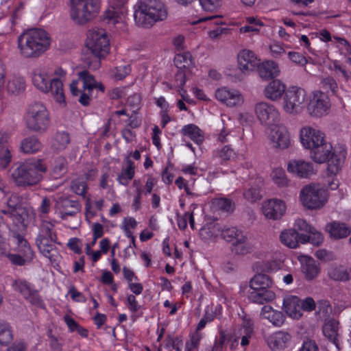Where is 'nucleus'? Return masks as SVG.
Returning a JSON list of instances; mask_svg holds the SVG:
<instances>
[{"instance_id": "f257e3e1", "label": "nucleus", "mask_w": 351, "mask_h": 351, "mask_svg": "<svg viewBox=\"0 0 351 351\" xmlns=\"http://www.w3.org/2000/svg\"><path fill=\"white\" fill-rule=\"evenodd\" d=\"M66 73L60 67L43 66L34 70V86L43 93H51L56 102L65 104L63 82Z\"/></svg>"}, {"instance_id": "f03ea898", "label": "nucleus", "mask_w": 351, "mask_h": 351, "mask_svg": "<svg viewBox=\"0 0 351 351\" xmlns=\"http://www.w3.org/2000/svg\"><path fill=\"white\" fill-rule=\"evenodd\" d=\"M310 158L317 164L328 162L327 174L336 176L341 170L346 157L344 148L334 149L327 138L308 150Z\"/></svg>"}, {"instance_id": "7ed1b4c3", "label": "nucleus", "mask_w": 351, "mask_h": 351, "mask_svg": "<svg viewBox=\"0 0 351 351\" xmlns=\"http://www.w3.org/2000/svg\"><path fill=\"white\" fill-rule=\"evenodd\" d=\"M49 34L42 29H31L18 38L21 54L25 58H38L47 51L51 45Z\"/></svg>"}, {"instance_id": "20e7f679", "label": "nucleus", "mask_w": 351, "mask_h": 351, "mask_svg": "<svg viewBox=\"0 0 351 351\" xmlns=\"http://www.w3.org/2000/svg\"><path fill=\"white\" fill-rule=\"evenodd\" d=\"M47 171V167L43 159L32 158L17 164L11 178L18 186L27 187L39 183Z\"/></svg>"}, {"instance_id": "39448f33", "label": "nucleus", "mask_w": 351, "mask_h": 351, "mask_svg": "<svg viewBox=\"0 0 351 351\" xmlns=\"http://www.w3.org/2000/svg\"><path fill=\"white\" fill-rule=\"evenodd\" d=\"M167 17V10L160 0H141L134 7V19L139 27H151Z\"/></svg>"}, {"instance_id": "423d86ee", "label": "nucleus", "mask_w": 351, "mask_h": 351, "mask_svg": "<svg viewBox=\"0 0 351 351\" xmlns=\"http://www.w3.org/2000/svg\"><path fill=\"white\" fill-rule=\"evenodd\" d=\"M69 16L76 25H84L94 19L101 9V0H69Z\"/></svg>"}, {"instance_id": "0eeeda50", "label": "nucleus", "mask_w": 351, "mask_h": 351, "mask_svg": "<svg viewBox=\"0 0 351 351\" xmlns=\"http://www.w3.org/2000/svg\"><path fill=\"white\" fill-rule=\"evenodd\" d=\"M276 298L274 282L265 274H256L250 281L248 299L253 303L263 304Z\"/></svg>"}, {"instance_id": "6e6552de", "label": "nucleus", "mask_w": 351, "mask_h": 351, "mask_svg": "<svg viewBox=\"0 0 351 351\" xmlns=\"http://www.w3.org/2000/svg\"><path fill=\"white\" fill-rule=\"evenodd\" d=\"M24 120L28 130L43 133L50 125V113L43 102L34 101L27 106Z\"/></svg>"}, {"instance_id": "1a4fd4ad", "label": "nucleus", "mask_w": 351, "mask_h": 351, "mask_svg": "<svg viewBox=\"0 0 351 351\" xmlns=\"http://www.w3.org/2000/svg\"><path fill=\"white\" fill-rule=\"evenodd\" d=\"M93 88H97L102 92L104 90V86L98 83L87 71L79 72L78 78L70 84L71 93L75 96L80 95L79 101L83 106L89 104Z\"/></svg>"}, {"instance_id": "9d476101", "label": "nucleus", "mask_w": 351, "mask_h": 351, "mask_svg": "<svg viewBox=\"0 0 351 351\" xmlns=\"http://www.w3.org/2000/svg\"><path fill=\"white\" fill-rule=\"evenodd\" d=\"M328 199V191L319 184L311 183L302 188L299 201L308 210H319L324 206Z\"/></svg>"}, {"instance_id": "9b49d317", "label": "nucleus", "mask_w": 351, "mask_h": 351, "mask_svg": "<svg viewBox=\"0 0 351 351\" xmlns=\"http://www.w3.org/2000/svg\"><path fill=\"white\" fill-rule=\"evenodd\" d=\"M88 50L99 59L105 58L109 53L110 45L108 36L102 28H92L88 32L86 40Z\"/></svg>"}, {"instance_id": "f8f14e48", "label": "nucleus", "mask_w": 351, "mask_h": 351, "mask_svg": "<svg viewBox=\"0 0 351 351\" xmlns=\"http://www.w3.org/2000/svg\"><path fill=\"white\" fill-rule=\"evenodd\" d=\"M307 99L306 90L298 86H290L283 97V110L292 115L300 114L305 106Z\"/></svg>"}, {"instance_id": "ddd939ff", "label": "nucleus", "mask_w": 351, "mask_h": 351, "mask_svg": "<svg viewBox=\"0 0 351 351\" xmlns=\"http://www.w3.org/2000/svg\"><path fill=\"white\" fill-rule=\"evenodd\" d=\"M306 108L308 114L315 118H320L328 114L330 102L328 95L319 90L307 94Z\"/></svg>"}, {"instance_id": "4468645a", "label": "nucleus", "mask_w": 351, "mask_h": 351, "mask_svg": "<svg viewBox=\"0 0 351 351\" xmlns=\"http://www.w3.org/2000/svg\"><path fill=\"white\" fill-rule=\"evenodd\" d=\"M326 138V135L322 130L311 125H303L298 131L299 142L308 151Z\"/></svg>"}, {"instance_id": "2eb2a0df", "label": "nucleus", "mask_w": 351, "mask_h": 351, "mask_svg": "<svg viewBox=\"0 0 351 351\" xmlns=\"http://www.w3.org/2000/svg\"><path fill=\"white\" fill-rule=\"evenodd\" d=\"M268 138L272 147L285 150L291 145L290 133L283 124L274 125L269 129Z\"/></svg>"}, {"instance_id": "dca6fc26", "label": "nucleus", "mask_w": 351, "mask_h": 351, "mask_svg": "<svg viewBox=\"0 0 351 351\" xmlns=\"http://www.w3.org/2000/svg\"><path fill=\"white\" fill-rule=\"evenodd\" d=\"M13 289L20 293L24 299L32 305L43 308L44 303L34 287L23 279H16L12 284Z\"/></svg>"}, {"instance_id": "f3484780", "label": "nucleus", "mask_w": 351, "mask_h": 351, "mask_svg": "<svg viewBox=\"0 0 351 351\" xmlns=\"http://www.w3.org/2000/svg\"><path fill=\"white\" fill-rule=\"evenodd\" d=\"M254 110L256 118L263 125H269L280 119V114L278 109L267 101L256 103Z\"/></svg>"}, {"instance_id": "a211bd4d", "label": "nucleus", "mask_w": 351, "mask_h": 351, "mask_svg": "<svg viewBox=\"0 0 351 351\" xmlns=\"http://www.w3.org/2000/svg\"><path fill=\"white\" fill-rule=\"evenodd\" d=\"M215 98L228 108L240 106L244 102V97L239 90L226 86L216 90Z\"/></svg>"}, {"instance_id": "6ab92c4d", "label": "nucleus", "mask_w": 351, "mask_h": 351, "mask_svg": "<svg viewBox=\"0 0 351 351\" xmlns=\"http://www.w3.org/2000/svg\"><path fill=\"white\" fill-rule=\"evenodd\" d=\"M261 210L266 219L274 221L279 220L285 215L287 205L282 199H269L262 203Z\"/></svg>"}, {"instance_id": "aec40b11", "label": "nucleus", "mask_w": 351, "mask_h": 351, "mask_svg": "<svg viewBox=\"0 0 351 351\" xmlns=\"http://www.w3.org/2000/svg\"><path fill=\"white\" fill-rule=\"evenodd\" d=\"M287 171L300 178H308L315 175L317 169L313 164L303 159H291L287 165Z\"/></svg>"}, {"instance_id": "412c9836", "label": "nucleus", "mask_w": 351, "mask_h": 351, "mask_svg": "<svg viewBox=\"0 0 351 351\" xmlns=\"http://www.w3.org/2000/svg\"><path fill=\"white\" fill-rule=\"evenodd\" d=\"M292 341V335L280 330L272 332L266 338V343L271 351H282L288 348Z\"/></svg>"}, {"instance_id": "4be33fe9", "label": "nucleus", "mask_w": 351, "mask_h": 351, "mask_svg": "<svg viewBox=\"0 0 351 351\" xmlns=\"http://www.w3.org/2000/svg\"><path fill=\"white\" fill-rule=\"evenodd\" d=\"M127 10H114L112 8H107L103 14L104 21L108 24L113 25L119 33H123L128 31V24L125 19Z\"/></svg>"}, {"instance_id": "5701e85b", "label": "nucleus", "mask_w": 351, "mask_h": 351, "mask_svg": "<svg viewBox=\"0 0 351 351\" xmlns=\"http://www.w3.org/2000/svg\"><path fill=\"white\" fill-rule=\"evenodd\" d=\"M56 236L38 235L36 245L43 256L48 258L51 262L56 261L58 252L55 246Z\"/></svg>"}, {"instance_id": "b1692460", "label": "nucleus", "mask_w": 351, "mask_h": 351, "mask_svg": "<svg viewBox=\"0 0 351 351\" xmlns=\"http://www.w3.org/2000/svg\"><path fill=\"white\" fill-rule=\"evenodd\" d=\"M238 66L240 71L247 75L258 65V60L255 53L249 49H243L237 55Z\"/></svg>"}, {"instance_id": "393cba45", "label": "nucleus", "mask_w": 351, "mask_h": 351, "mask_svg": "<svg viewBox=\"0 0 351 351\" xmlns=\"http://www.w3.org/2000/svg\"><path fill=\"white\" fill-rule=\"evenodd\" d=\"M301 265V271L307 281L317 278L320 273L319 264L313 258L302 256L299 258Z\"/></svg>"}, {"instance_id": "a878e982", "label": "nucleus", "mask_w": 351, "mask_h": 351, "mask_svg": "<svg viewBox=\"0 0 351 351\" xmlns=\"http://www.w3.org/2000/svg\"><path fill=\"white\" fill-rule=\"evenodd\" d=\"M282 308L291 318L298 319L302 316L301 300L296 295L291 294L285 295Z\"/></svg>"}, {"instance_id": "bb28decb", "label": "nucleus", "mask_w": 351, "mask_h": 351, "mask_svg": "<svg viewBox=\"0 0 351 351\" xmlns=\"http://www.w3.org/2000/svg\"><path fill=\"white\" fill-rule=\"evenodd\" d=\"M286 85L280 80H273L264 88L263 94L265 98L272 101H279L285 95Z\"/></svg>"}, {"instance_id": "cd10ccee", "label": "nucleus", "mask_w": 351, "mask_h": 351, "mask_svg": "<svg viewBox=\"0 0 351 351\" xmlns=\"http://www.w3.org/2000/svg\"><path fill=\"white\" fill-rule=\"evenodd\" d=\"M19 203L18 196L12 195L7 202L8 208L5 211L7 212L8 217L11 218L16 225H25V212L18 207Z\"/></svg>"}, {"instance_id": "c85d7f7f", "label": "nucleus", "mask_w": 351, "mask_h": 351, "mask_svg": "<svg viewBox=\"0 0 351 351\" xmlns=\"http://www.w3.org/2000/svg\"><path fill=\"white\" fill-rule=\"evenodd\" d=\"M325 231L328 233L330 239L334 240L346 238L351 233V229L348 226L336 221L328 223L325 226Z\"/></svg>"}, {"instance_id": "c756f323", "label": "nucleus", "mask_w": 351, "mask_h": 351, "mask_svg": "<svg viewBox=\"0 0 351 351\" xmlns=\"http://www.w3.org/2000/svg\"><path fill=\"white\" fill-rule=\"evenodd\" d=\"M260 317L263 319H267L276 327L282 326L285 321L284 314L281 311L274 309L269 305H265L261 308Z\"/></svg>"}, {"instance_id": "7c9ffc66", "label": "nucleus", "mask_w": 351, "mask_h": 351, "mask_svg": "<svg viewBox=\"0 0 351 351\" xmlns=\"http://www.w3.org/2000/svg\"><path fill=\"white\" fill-rule=\"evenodd\" d=\"M131 188L133 189V192H129L128 194L132 198L131 208L136 212L141 209L143 196L145 194L139 179L133 180Z\"/></svg>"}, {"instance_id": "2f4dec72", "label": "nucleus", "mask_w": 351, "mask_h": 351, "mask_svg": "<svg viewBox=\"0 0 351 351\" xmlns=\"http://www.w3.org/2000/svg\"><path fill=\"white\" fill-rule=\"evenodd\" d=\"M260 77L264 79H270L280 75V69L277 62L274 60H266L258 66Z\"/></svg>"}, {"instance_id": "473e14b6", "label": "nucleus", "mask_w": 351, "mask_h": 351, "mask_svg": "<svg viewBox=\"0 0 351 351\" xmlns=\"http://www.w3.org/2000/svg\"><path fill=\"white\" fill-rule=\"evenodd\" d=\"M135 164L130 158H126L125 164L117 175V181L119 184L127 186L133 180L135 176Z\"/></svg>"}, {"instance_id": "72a5a7b5", "label": "nucleus", "mask_w": 351, "mask_h": 351, "mask_svg": "<svg viewBox=\"0 0 351 351\" xmlns=\"http://www.w3.org/2000/svg\"><path fill=\"white\" fill-rule=\"evenodd\" d=\"M61 209L62 218L65 219L67 216H73L80 210V204L77 201L64 198L57 203Z\"/></svg>"}, {"instance_id": "f704fd0d", "label": "nucleus", "mask_w": 351, "mask_h": 351, "mask_svg": "<svg viewBox=\"0 0 351 351\" xmlns=\"http://www.w3.org/2000/svg\"><path fill=\"white\" fill-rule=\"evenodd\" d=\"M300 235L295 229H287L280 233V240L285 245L290 248H296L300 242Z\"/></svg>"}, {"instance_id": "c9c22d12", "label": "nucleus", "mask_w": 351, "mask_h": 351, "mask_svg": "<svg viewBox=\"0 0 351 351\" xmlns=\"http://www.w3.org/2000/svg\"><path fill=\"white\" fill-rule=\"evenodd\" d=\"M324 335L337 347L339 343V322L335 319L326 322L323 326Z\"/></svg>"}, {"instance_id": "e433bc0d", "label": "nucleus", "mask_w": 351, "mask_h": 351, "mask_svg": "<svg viewBox=\"0 0 351 351\" xmlns=\"http://www.w3.org/2000/svg\"><path fill=\"white\" fill-rule=\"evenodd\" d=\"M231 250L236 254L244 256L251 253L252 247L247 241L246 235L243 234L232 243Z\"/></svg>"}, {"instance_id": "4c0bfd02", "label": "nucleus", "mask_w": 351, "mask_h": 351, "mask_svg": "<svg viewBox=\"0 0 351 351\" xmlns=\"http://www.w3.org/2000/svg\"><path fill=\"white\" fill-rule=\"evenodd\" d=\"M182 134L197 145L201 144L204 139L203 132L194 124L184 125L182 129Z\"/></svg>"}, {"instance_id": "58836bf2", "label": "nucleus", "mask_w": 351, "mask_h": 351, "mask_svg": "<svg viewBox=\"0 0 351 351\" xmlns=\"http://www.w3.org/2000/svg\"><path fill=\"white\" fill-rule=\"evenodd\" d=\"M42 148V144L35 136H29L24 138L21 143L20 149L22 152L32 154L39 152Z\"/></svg>"}, {"instance_id": "ea45409f", "label": "nucleus", "mask_w": 351, "mask_h": 351, "mask_svg": "<svg viewBox=\"0 0 351 351\" xmlns=\"http://www.w3.org/2000/svg\"><path fill=\"white\" fill-rule=\"evenodd\" d=\"M246 24L239 29V32L250 33L251 34H258L263 27V23L257 17L247 16L245 18Z\"/></svg>"}, {"instance_id": "a19ab883", "label": "nucleus", "mask_w": 351, "mask_h": 351, "mask_svg": "<svg viewBox=\"0 0 351 351\" xmlns=\"http://www.w3.org/2000/svg\"><path fill=\"white\" fill-rule=\"evenodd\" d=\"M328 274L330 279L335 281L346 282L350 278L349 271L342 265L332 266L329 268Z\"/></svg>"}, {"instance_id": "79ce46f5", "label": "nucleus", "mask_w": 351, "mask_h": 351, "mask_svg": "<svg viewBox=\"0 0 351 351\" xmlns=\"http://www.w3.org/2000/svg\"><path fill=\"white\" fill-rule=\"evenodd\" d=\"M14 242L16 244L15 251L27 258V260L31 261L33 258L34 253L27 241L21 235L18 234L14 237Z\"/></svg>"}, {"instance_id": "37998d69", "label": "nucleus", "mask_w": 351, "mask_h": 351, "mask_svg": "<svg viewBox=\"0 0 351 351\" xmlns=\"http://www.w3.org/2000/svg\"><path fill=\"white\" fill-rule=\"evenodd\" d=\"M201 24V27L204 29H212L213 27H217L223 24L221 16L220 15H212L206 17H201L197 21H193L191 24Z\"/></svg>"}, {"instance_id": "c03bdc74", "label": "nucleus", "mask_w": 351, "mask_h": 351, "mask_svg": "<svg viewBox=\"0 0 351 351\" xmlns=\"http://www.w3.org/2000/svg\"><path fill=\"white\" fill-rule=\"evenodd\" d=\"M308 234L300 235V243H311L313 245H319L324 241L322 233L318 231L315 228H313L308 232Z\"/></svg>"}, {"instance_id": "a18cd8bd", "label": "nucleus", "mask_w": 351, "mask_h": 351, "mask_svg": "<svg viewBox=\"0 0 351 351\" xmlns=\"http://www.w3.org/2000/svg\"><path fill=\"white\" fill-rule=\"evenodd\" d=\"M174 63L179 69H190L193 66V60L189 52L177 54L174 58Z\"/></svg>"}, {"instance_id": "49530a36", "label": "nucleus", "mask_w": 351, "mask_h": 351, "mask_svg": "<svg viewBox=\"0 0 351 351\" xmlns=\"http://www.w3.org/2000/svg\"><path fill=\"white\" fill-rule=\"evenodd\" d=\"M244 233L234 226H224L222 227L221 237L227 242L232 243Z\"/></svg>"}, {"instance_id": "de8ad7c7", "label": "nucleus", "mask_w": 351, "mask_h": 351, "mask_svg": "<svg viewBox=\"0 0 351 351\" xmlns=\"http://www.w3.org/2000/svg\"><path fill=\"white\" fill-rule=\"evenodd\" d=\"M271 177L272 181L278 187H287L289 185L290 180L282 168L274 169L271 173Z\"/></svg>"}, {"instance_id": "09e8293b", "label": "nucleus", "mask_w": 351, "mask_h": 351, "mask_svg": "<svg viewBox=\"0 0 351 351\" xmlns=\"http://www.w3.org/2000/svg\"><path fill=\"white\" fill-rule=\"evenodd\" d=\"M67 169V161L64 158L58 157L54 161L51 169V176L54 179H58L63 176Z\"/></svg>"}, {"instance_id": "8fccbe9b", "label": "nucleus", "mask_w": 351, "mask_h": 351, "mask_svg": "<svg viewBox=\"0 0 351 351\" xmlns=\"http://www.w3.org/2000/svg\"><path fill=\"white\" fill-rule=\"evenodd\" d=\"M70 143V137L67 132H58L54 136L52 143L53 147L56 150L64 149Z\"/></svg>"}, {"instance_id": "3c124183", "label": "nucleus", "mask_w": 351, "mask_h": 351, "mask_svg": "<svg viewBox=\"0 0 351 351\" xmlns=\"http://www.w3.org/2000/svg\"><path fill=\"white\" fill-rule=\"evenodd\" d=\"M12 339V331L10 325L6 322L0 320V344L8 345Z\"/></svg>"}, {"instance_id": "603ef678", "label": "nucleus", "mask_w": 351, "mask_h": 351, "mask_svg": "<svg viewBox=\"0 0 351 351\" xmlns=\"http://www.w3.org/2000/svg\"><path fill=\"white\" fill-rule=\"evenodd\" d=\"M25 88L24 80L21 77L12 76L7 84V89L10 93H19Z\"/></svg>"}, {"instance_id": "864d4df0", "label": "nucleus", "mask_w": 351, "mask_h": 351, "mask_svg": "<svg viewBox=\"0 0 351 351\" xmlns=\"http://www.w3.org/2000/svg\"><path fill=\"white\" fill-rule=\"evenodd\" d=\"M222 226L216 224L208 228H204L201 230V235L206 239L215 241L221 237Z\"/></svg>"}, {"instance_id": "5fc2aeb1", "label": "nucleus", "mask_w": 351, "mask_h": 351, "mask_svg": "<svg viewBox=\"0 0 351 351\" xmlns=\"http://www.w3.org/2000/svg\"><path fill=\"white\" fill-rule=\"evenodd\" d=\"M12 158L9 146L0 147V169H7L10 165Z\"/></svg>"}, {"instance_id": "6e6d98bb", "label": "nucleus", "mask_w": 351, "mask_h": 351, "mask_svg": "<svg viewBox=\"0 0 351 351\" xmlns=\"http://www.w3.org/2000/svg\"><path fill=\"white\" fill-rule=\"evenodd\" d=\"M203 334L200 332H195L190 337L189 341L186 342L185 351H195L198 349Z\"/></svg>"}, {"instance_id": "4d7b16f0", "label": "nucleus", "mask_w": 351, "mask_h": 351, "mask_svg": "<svg viewBox=\"0 0 351 351\" xmlns=\"http://www.w3.org/2000/svg\"><path fill=\"white\" fill-rule=\"evenodd\" d=\"M236 332L239 335H243V333L252 335L254 332V322L252 318L247 315H245L242 319L241 328Z\"/></svg>"}, {"instance_id": "13d9d810", "label": "nucleus", "mask_w": 351, "mask_h": 351, "mask_svg": "<svg viewBox=\"0 0 351 351\" xmlns=\"http://www.w3.org/2000/svg\"><path fill=\"white\" fill-rule=\"evenodd\" d=\"M202 9L206 12H214L221 6V0H198Z\"/></svg>"}, {"instance_id": "bf43d9fd", "label": "nucleus", "mask_w": 351, "mask_h": 351, "mask_svg": "<svg viewBox=\"0 0 351 351\" xmlns=\"http://www.w3.org/2000/svg\"><path fill=\"white\" fill-rule=\"evenodd\" d=\"M71 187L72 191L77 195L85 196L87 184L83 178H77L72 181Z\"/></svg>"}, {"instance_id": "052dcab7", "label": "nucleus", "mask_w": 351, "mask_h": 351, "mask_svg": "<svg viewBox=\"0 0 351 351\" xmlns=\"http://www.w3.org/2000/svg\"><path fill=\"white\" fill-rule=\"evenodd\" d=\"M53 229L54 223L53 222L42 219L38 235L46 237L56 236Z\"/></svg>"}, {"instance_id": "680f3d73", "label": "nucleus", "mask_w": 351, "mask_h": 351, "mask_svg": "<svg viewBox=\"0 0 351 351\" xmlns=\"http://www.w3.org/2000/svg\"><path fill=\"white\" fill-rule=\"evenodd\" d=\"M287 47V45L279 42H274L269 47L271 56L274 58H280L286 52Z\"/></svg>"}, {"instance_id": "e2e57ef3", "label": "nucleus", "mask_w": 351, "mask_h": 351, "mask_svg": "<svg viewBox=\"0 0 351 351\" xmlns=\"http://www.w3.org/2000/svg\"><path fill=\"white\" fill-rule=\"evenodd\" d=\"M287 56L289 60L297 66L304 67L308 63L306 58L299 52L289 51Z\"/></svg>"}, {"instance_id": "0e129e2a", "label": "nucleus", "mask_w": 351, "mask_h": 351, "mask_svg": "<svg viewBox=\"0 0 351 351\" xmlns=\"http://www.w3.org/2000/svg\"><path fill=\"white\" fill-rule=\"evenodd\" d=\"M213 204L216 208L226 212L232 211L234 208V205L232 201L227 198L215 199Z\"/></svg>"}, {"instance_id": "69168bd1", "label": "nucleus", "mask_w": 351, "mask_h": 351, "mask_svg": "<svg viewBox=\"0 0 351 351\" xmlns=\"http://www.w3.org/2000/svg\"><path fill=\"white\" fill-rule=\"evenodd\" d=\"M216 156L221 160H229L236 156L235 152L228 145L216 151Z\"/></svg>"}, {"instance_id": "338daca9", "label": "nucleus", "mask_w": 351, "mask_h": 351, "mask_svg": "<svg viewBox=\"0 0 351 351\" xmlns=\"http://www.w3.org/2000/svg\"><path fill=\"white\" fill-rule=\"evenodd\" d=\"M131 72L130 65H121L117 66L113 71V76L117 80H121L128 75Z\"/></svg>"}, {"instance_id": "774afa93", "label": "nucleus", "mask_w": 351, "mask_h": 351, "mask_svg": "<svg viewBox=\"0 0 351 351\" xmlns=\"http://www.w3.org/2000/svg\"><path fill=\"white\" fill-rule=\"evenodd\" d=\"M244 198L250 202H254L261 197L258 187H251L243 193Z\"/></svg>"}]
</instances>
